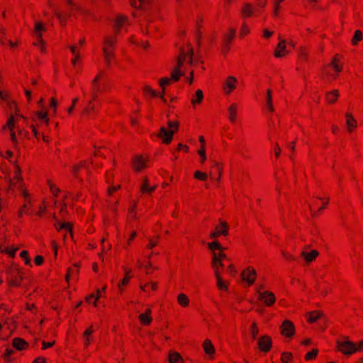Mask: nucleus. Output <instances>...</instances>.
Instances as JSON below:
<instances>
[{
    "label": "nucleus",
    "mask_w": 363,
    "mask_h": 363,
    "mask_svg": "<svg viewBox=\"0 0 363 363\" xmlns=\"http://www.w3.org/2000/svg\"><path fill=\"white\" fill-rule=\"evenodd\" d=\"M193 55V48L189 45L181 49L179 55L177 57V65L172 70L171 77L161 78L159 81L160 86L162 89V92L160 95V98H163L164 96L165 87L177 82L180 77L184 74L186 67L192 64Z\"/></svg>",
    "instance_id": "f257e3e1"
},
{
    "label": "nucleus",
    "mask_w": 363,
    "mask_h": 363,
    "mask_svg": "<svg viewBox=\"0 0 363 363\" xmlns=\"http://www.w3.org/2000/svg\"><path fill=\"white\" fill-rule=\"evenodd\" d=\"M117 43L116 34H108L104 37L102 50L104 58L108 65L115 62V48Z\"/></svg>",
    "instance_id": "f03ea898"
},
{
    "label": "nucleus",
    "mask_w": 363,
    "mask_h": 363,
    "mask_svg": "<svg viewBox=\"0 0 363 363\" xmlns=\"http://www.w3.org/2000/svg\"><path fill=\"white\" fill-rule=\"evenodd\" d=\"M23 119V116L19 113L11 114L8 118L6 123L3 126V130H9L11 139L13 143H17V133L19 136L23 135L21 122Z\"/></svg>",
    "instance_id": "7ed1b4c3"
},
{
    "label": "nucleus",
    "mask_w": 363,
    "mask_h": 363,
    "mask_svg": "<svg viewBox=\"0 0 363 363\" xmlns=\"http://www.w3.org/2000/svg\"><path fill=\"white\" fill-rule=\"evenodd\" d=\"M102 74L99 73L97 74L95 78L94 79L92 82V86H93V96L92 99L89 101L87 105L85 106L84 110L82 112V116L86 118H92L95 116L96 114V109L95 107V105L94 104V101L96 100V92L99 89V82L102 79Z\"/></svg>",
    "instance_id": "20e7f679"
},
{
    "label": "nucleus",
    "mask_w": 363,
    "mask_h": 363,
    "mask_svg": "<svg viewBox=\"0 0 363 363\" xmlns=\"http://www.w3.org/2000/svg\"><path fill=\"white\" fill-rule=\"evenodd\" d=\"M342 69V64L338 56L336 55L331 62L323 68V76L326 80L332 82L337 79Z\"/></svg>",
    "instance_id": "39448f33"
},
{
    "label": "nucleus",
    "mask_w": 363,
    "mask_h": 363,
    "mask_svg": "<svg viewBox=\"0 0 363 363\" xmlns=\"http://www.w3.org/2000/svg\"><path fill=\"white\" fill-rule=\"evenodd\" d=\"M179 123L177 121H169L168 128L162 127L160 128L157 136L162 139L163 143L169 144L172 140L173 135L177 131Z\"/></svg>",
    "instance_id": "423d86ee"
},
{
    "label": "nucleus",
    "mask_w": 363,
    "mask_h": 363,
    "mask_svg": "<svg viewBox=\"0 0 363 363\" xmlns=\"http://www.w3.org/2000/svg\"><path fill=\"white\" fill-rule=\"evenodd\" d=\"M228 260V257L224 252H218L213 255L211 259V267L214 271L215 275L220 274L224 267V262Z\"/></svg>",
    "instance_id": "0eeeda50"
},
{
    "label": "nucleus",
    "mask_w": 363,
    "mask_h": 363,
    "mask_svg": "<svg viewBox=\"0 0 363 363\" xmlns=\"http://www.w3.org/2000/svg\"><path fill=\"white\" fill-rule=\"evenodd\" d=\"M238 80L234 76H228L222 84V90L225 95L231 94L238 87Z\"/></svg>",
    "instance_id": "6e6552de"
},
{
    "label": "nucleus",
    "mask_w": 363,
    "mask_h": 363,
    "mask_svg": "<svg viewBox=\"0 0 363 363\" xmlns=\"http://www.w3.org/2000/svg\"><path fill=\"white\" fill-rule=\"evenodd\" d=\"M240 277L242 280L246 282L248 286H252L257 279L256 269L253 267H247L242 271Z\"/></svg>",
    "instance_id": "1a4fd4ad"
},
{
    "label": "nucleus",
    "mask_w": 363,
    "mask_h": 363,
    "mask_svg": "<svg viewBox=\"0 0 363 363\" xmlns=\"http://www.w3.org/2000/svg\"><path fill=\"white\" fill-rule=\"evenodd\" d=\"M148 157L143 155H135L132 160V165L134 171L140 172L148 167Z\"/></svg>",
    "instance_id": "9d476101"
},
{
    "label": "nucleus",
    "mask_w": 363,
    "mask_h": 363,
    "mask_svg": "<svg viewBox=\"0 0 363 363\" xmlns=\"http://www.w3.org/2000/svg\"><path fill=\"white\" fill-rule=\"evenodd\" d=\"M280 333L282 335L291 338L295 334V326L294 323L289 320L283 321L279 327Z\"/></svg>",
    "instance_id": "9b49d317"
},
{
    "label": "nucleus",
    "mask_w": 363,
    "mask_h": 363,
    "mask_svg": "<svg viewBox=\"0 0 363 363\" xmlns=\"http://www.w3.org/2000/svg\"><path fill=\"white\" fill-rule=\"evenodd\" d=\"M258 300L264 303L267 306H272L276 301L274 294L269 291H259Z\"/></svg>",
    "instance_id": "f8f14e48"
},
{
    "label": "nucleus",
    "mask_w": 363,
    "mask_h": 363,
    "mask_svg": "<svg viewBox=\"0 0 363 363\" xmlns=\"http://www.w3.org/2000/svg\"><path fill=\"white\" fill-rule=\"evenodd\" d=\"M229 227L226 222L220 221L219 224L215 227V229L210 234V238L211 239H215L221 235H227L228 234Z\"/></svg>",
    "instance_id": "ddd939ff"
},
{
    "label": "nucleus",
    "mask_w": 363,
    "mask_h": 363,
    "mask_svg": "<svg viewBox=\"0 0 363 363\" xmlns=\"http://www.w3.org/2000/svg\"><path fill=\"white\" fill-rule=\"evenodd\" d=\"M128 18L122 14H118L116 16L114 20V31L115 34L117 35L120 33L123 28H125L127 26H128Z\"/></svg>",
    "instance_id": "4468645a"
},
{
    "label": "nucleus",
    "mask_w": 363,
    "mask_h": 363,
    "mask_svg": "<svg viewBox=\"0 0 363 363\" xmlns=\"http://www.w3.org/2000/svg\"><path fill=\"white\" fill-rule=\"evenodd\" d=\"M223 172V167L221 163H219L218 162H213V165L211 166V171H210V177L217 181L218 182H220L221 180V177Z\"/></svg>",
    "instance_id": "2eb2a0df"
},
{
    "label": "nucleus",
    "mask_w": 363,
    "mask_h": 363,
    "mask_svg": "<svg viewBox=\"0 0 363 363\" xmlns=\"http://www.w3.org/2000/svg\"><path fill=\"white\" fill-rule=\"evenodd\" d=\"M329 199H320L315 198L311 200L309 206L311 211H320L325 208L327 204L328 203Z\"/></svg>",
    "instance_id": "dca6fc26"
},
{
    "label": "nucleus",
    "mask_w": 363,
    "mask_h": 363,
    "mask_svg": "<svg viewBox=\"0 0 363 363\" xmlns=\"http://www.w3.org/2000/svg\"><path fill=\"white\" fill-rule=\"evenodd\" d=\"M125 276L123 279L118 284V289L121 294L123 293L124 288L129 284L130 279L133 278V271L130 268L123 267Z\"/></svg>",
    "instance_id": "f3484780"
},
{
    "label": "nucleus",
    "mask_w": 363,
    "mask_h": 363,
    "mask_svg": "<svg viewBox=\"0 0 363 363\" xmlns=\"http://www.w3.org/2000/svg\"><path fill=\"white\" fill-rule=\"evenodd\" d=\"M257 343L259 349L264 352H268L271 350L272 345V338L268 335L260 337Z\"/></svg>",
    "instance_id": "a211bd4d"
},
{
    "label": "nucleus",
    "mask_w": 363,
    "mask_h": 363,
    "mask_svg": "<svg viewBox=\"0 0 363 363\" xmlns=\"http://www.w3.org/2000/svg\"><path fill=\"white\" fill-rule=\"evenodd\" d=\"M338 350L345 354H351L356 352L355 344L350 341H343L338 343Z\"/></svg>",
    "instance_id": "6ab92c4d"
},
{
    "label": "nucleus",
    "mask_w": 363,
    "mask_h": 363,
    "mask_svg": "<svg viewBox=\"0 0 363 363\" xmlns=\"http://www.w3.org/2000/svg\"><path fill=\"white\" fill-rule=\"evenodd\" d=\"M65 4L70 16H76L81 13L80 6L74 0H65Z\"/></svg>",
    "instance_id": "aec40b11"
},
{
    "label": "nucleus",
    "mask_w": 363,
    "mask_h": 363,
    "mask_svg": "<svg viewBox=\"0 0 363 363\" xmlns=\"http://www.w3.org/2000/svg\"><path fill=\"white\" fill-rule=\"evenodd\" d=\"M45 25L40 21H35L33 30V35L34 38L43 37V33L46 32Z\"/></svg>",
    "instance_id": "412c9836"
},
{
    "label": "nucleus",
    "mask_w": 363,
    "mask_h": 363,
    "mask_svg": "<svg viewBox=\"0 0 363 363\" xmlns=\"http://www.w3.org/2000/svg\"><path fill=\"white\" fill-rule=\"evenodd\" d=\"M239 106L236 103H232L228 108V120L230 123L234 124L237 121Z\"/></svg>",
    "instance_id": "4be33fe9"
},
{
    "label": "nucleus",
    "mask_w": 363,
    "mask_h": 363,
    "mask_svg": "<svg viewBox=\"0 0 363 363\" xmlns=\"http://www.w3.org/2000/svg\"><path fill=\"white\" fill-rule=\"evenodd\" d=\"M151 314H152L151 309L147 308L144 313H141L138 316L140 323L143 325H150L152 321V318Z\"/></svg>",
    "instance_id": "5701e85b"
},
{
    "label": "nucleus",
    "mask_w": 363,
    "mask_h": 363,
    "mask_svg": "<svg viewBox=\"0 0 363 363\" xmlns=\"http://www.w3.org/2000/svg\"><path fill=\"white\" fill-rule=\"evenodd\" d=\"M155 185H150L149 183V181L147 177H145L143 179L141 186H140V191L142 194H150L152 192H153L156 189Z\"/></svg>",
    "instance_id": "b1692460"
},
{
    "label": "nucleus",
    "mask_w": 363,
    "mask_h": 363,
    "mask_svg": "<svg viewBox=\"0 0 363 363\" xmlns=\"http://www.w3.org/2000/svg\"><path fill=\"white\" fill-rule=\"evenodd\" d=\"M21 194L22 196L26 199H28L25 203L23 205V206L21 207V208L19 210V215L20 216H22L23 214H26L28 213V208L29 207L30 204V201L29 199V194L28 192V191L26 189H23V188H21Z\"/></svg>",
    "instance_id": "393cba45"
},
{
    "label": "nucleus",
    "mask_w": 363,
    "mask_h": 363,
    "mask_svg": "<svg viewBox=\"0 0 363 363\" xmlns=\"http://www.w3.org/2000/svg\"><path fill=\"white\" fill-rule=\"evenodd\" d=\"M203 100V94L202 90L197 89L195 92V94L192 96L191 99V104L194 108H196L197 106L201 104Z\"/></svg>",
    "instance_id": "a878e982"
},
{
    "label": "nucleus",
    "mask_w": 363,
    "mask_h": 363,
    "mask_svg": "<svg viewBox=\"0 0 363 363\" xmlns=\"http://www.w3.org/2000/svg\"><path fill=\"white\" fill-rule=\"evenodd\" d=\"M254 7L249 3H245L241 8V17L250 18L254 13Z\"/></svg>",
    "instance_id": "bb28decb"
},
{
    "label": "nucleus",
    "mask_w": 363,
    "mask_h": 363,
    "mask_svg": "<svg viewBox=\"0 0 363 363\" xmlns=\"http://www.w3.org/2000/svg\"><path fill=\"white\" fill-rule=\"evenodd\" d=\"M318 255V252L315 250H312L310 251H303L301 252L302 257L305 259L306 262H311L314 261Z\"/></svg>",
    "instance_id": "cd10ccee"
},
{
    "label": "nucleus",
    "mask_w": 363,
    "mask_h": 363,
    "mask_svg": "<svg viewBox=\"0 0 363 363\" xmlns=\"http://www.w3.org/2000/svg\"><path fill=\"white\" fill-rule=\"evenodd\" d=\"M286 54V42L285 40H281L277 45L274 55L276 57H281L285 56Z\"/></svg>",
    "instance_id": "c85d7f7f"
},
{
    "label": "nucleus",
    "mask_w": 363,
    "mask_h": 363,
    "mask_svg": "<svg viewBox=\"0 0 363 363\" xmlns=\"http://www.w3.org/2000/svg\"><path fill=\"white\" fill-rule=\"evenodd\" d=\"M12 345L18 350H24L28 348V344L23 339L16 337L13 340Z\"/></svg>",
    "instance_id": "c756f323"
},
{
    "label": "nucleus",
    "mask_w": 363,
    "mask_h": 363,
    "mask_svg": "<svg viewBox=\"0 0 363 363\" xmlns=\"http://www.w3.org/2000/svg\"><path fill=\"white\" fill-rule=\"evenodd\" d=\"M345 117L348 131L352 132L357 127V121L350 113H347Z\"/></svg>",
    "instance_id": "7c9ffc66"
},
{
    "label": "nucleus",
    "mask_w": 363,
    "mask_h": 363,
    "mask_svg": "<svg viewBox=\"0 0 363 363\" xmlns=\"http://www.w3.org/2000/svg\"><path fill=\"white\" fill-rule=\"evenodd\" d=\"M22 181L21 170L18 165H15L13 169V176L11 184L16 185Z\"/></svg>",
    "instance_id": "2f4dec72"
},
{
    "label": "nucleus",
    "mask_w": 363,
    "mask_h": 363,
    "mask_svg": "<svg viewBox=\"0 0 363 363\" xmlns=\"http://www.w3.org/2000/svg\"><path fill=\"white\" fill-rule=\"evenodd\" d=\"M339 97V92L337 89H334L326 94L325 99L328 104H334L337 101Z\"/></svg>",
    "instance_id": "473e14b6"
},
{
    "label": "nucleus",
    "mask_w": 363,
    "mask_h": 363,
    "mask_svg": "<svg viewBox=\"0 0 363 363\" xmlns=\"http://www.w3.org/2000/svg\"><path fill=\"white\" fill-rule=\"evenodd\" d=\"M203 349L206 354L211 355L215 353V348L211 341L208 339L204 340L202 345Z\"/></svg>",
    "instance_id": "72a5a7b5"
},
{
    "label": "nucleus",
    "mask_w": 363,
    "mask_h": 363,
    "mask_svg": "<svg viewBox=\"0 0 363 363\" xmlns=\"http://www.w3.org/2000/svg\"><path fill=\"white\" fill-rule=\"evenodd\" d=\"M94 333L93 326L91 325L84 333V343L85 347H88L91 342V335Z\"/></svg>",
    "instance_id": "f704fd0d"
},
{
    "label": "nucleus",
    "mask_w": 363,
    "mask_h": 363,
    "mask_svg": "<svg viewBox=\"0 0 363 363\" xmlns=\"http://www.w3.org/2000/svg\"><path fill=\"white\" fill-rule=\"evenodd\" d=\"M250 26L246 22H243L239 30V38L243 39L250 33Z\"/></svg>",
    "instance_id": "c9c22d12"
},
{
    "label": "nucleus",
    "mask_w": 363,
    "mask_h": 363,
    "mask_svg": "<svg viewBox=\"0 0 363 363\" xmlns=\"http://www.w3.org/2000/svg\"><path fill=\"white\" fill-rule=\"evenodd\" d=\"M266 106L268 111L271 113H273L274 111V108L272 101V91L269 89H267V91Z\"/></svg>",
    "instance_id": "e433bc0d"
},
{
    "label": "nucleus",
    "mask_w": 363,
    "mask_h": 363,
    "mask_svg": "<svg viewBox=\"0 0 363 363\" xmlns=\"http://www.w3.org/2000/svg\"><path fill=\"white\" fill-rule=\"evenodd\" d=\"M208 248L212 252V255L215 254H217L218 252H224V248L221 246V245L218 241H213L211 242L208 243Z\"/></svg>",
    "instance_id": "4c0bfd02"
},
{
    "label": "nucleus",
    "mask_w": 363,
    "mask_h": 363,
    "mask_svg": "<svg viewBox=\"0 0 363 363\" xmlns=\"http://www.w3.org/2000/svg\"><path fill=\"white\" fill-rule=\"evenodd\" d=\"M177 302L180 306L186 308L189 306L190 301L186 294L182 293L177 296Z\"/></svg>",
    "instance_id": "58836bf2"
},
{
    "label": "nucleus",
    "mask_w": 363,
    "mask_h": 363,
    "mask_svg": "<svg viewBox=\"0 0 363 363\" xmlns=\"http://www.w3.org/2000/svg\"><path fill=\"white\" fill-rule=\"evenodd\" d=\"M169 363H183V359L178 352H170L169 353Z\"/></svg>",
    "instance_id": "ea45409f"
},
{
    "label": "nucleus",
    "mask_w": 363,
    "mask_h": 363,
    "mask_svg": "<svg viewBox=\"0 0 363 363\" xmlns=\"http://www.w3.org/2000/svg\"><path fill=\"white\" fill-rule=\"evenodd\" d=\"M33 45L37 47L41 52L44 53L45 52V42L42 37L35 38V40L33 42Z\"/></svg>",
    "instance_id": "a19ab883"
},
{
    "label": "nucleus",
    "mask_w": 363,
    "mask_h": 363,
    "mask_svg": "<svg viewBox=\"0 0 363 363\" xmlns=\"http://www.w3.org/2000/svg\"><path fill=\"white\" fill-rule=\"evenodd\" d=\"M140 289L145 292L148 291H155L157 289V282H150L145 284L140 285Z\"/></svg>",
    "instance_id": "79ce46f5"
},
{
    "label": "nucleus",
    "mask_w": 363,
    "mask_h": 363,
    "mask_svg": "<svg viewBox=\"0 0 363 363\" xmlns=\"http://www.w3.org/2000/svg\"><path fill=\"white\" fill-rule=\"evenodd\" d=\"M36 116L39 120L43 121L46 126L49 125L50 120L48 117V112L45 110H40L36 112Z\"/></svg>",
    "instance_id": "37998d69"
},
{
    "label": "nucleus",
    "mask_w": 363,
    "mask_h": 363,
    "mask_svg": "<svg viewBox=\"0 0 363 363\" xmlns=\"http://www.w3.org/2000/svg\"><path fill=\"white\" fill-rule=\"evenodd\" d=\"M236 30L233 28H230L224 36V40L226 43H230L235 36Z\"/></svg>",
    "instance_id": "c03bdc74"
},
{
    "label": "nucleus",
    "mask_w": 363,
    "mask_h": 363,
    "mask_svg": "<svg viewBox=\"0 0 363 363\" xmlns=\"http://www.w3.org/2000/svg\"><path fill=\"white\" fill-rule=\"evenodd\" d=\"M216 279V286L218 288V289L222 291H226L228 289V285L227 284L223 281L221 277V274L215 275Z\"/></svg>",
    "instance_id": "a18cd8bd"
},
{
    "label": "nucleus",
    "mask_w": 363,
    "mask_h": 363,
    "mask_svg": "<svg viewBox=\"0 0 363 363\" xmlns=\"http://www.w3.org/2000/svg\"><path fill=\"white\" fill-rule=\"evenodd\" d=\"M321 315L322 313L318 311L310 312L308 315V321L309 323H315L320 318Z\"/></svg>",
    "instance_id": "49530a36"
},
{
    "label": "nucleus",
    "mask_w": 363,
    "mask_h": 363,
    "mask_svg": "<svg viewBox=\"0 0 363 363\" xmlns=\"http://www.w3.org/2000/svg\"><path fill=\"white\" fill-rule=\"evenodd\" d=\"M48 185L49 186L50 191L51 194L57 197L59 195V193L60 192V189L56 186V184L51 180L48 181Z\"/></svg>",
    "instance_id": "de8ad7c7"
},
{
    "label": "nucleus",
    "mask_w": 363,
    "mask_h": 363,
    "mask_svg": "<svg viewBox=\"0 0 363 363\" xmlns=\"http://www.w3.org/2000/svg\"><path fill=\"white\" fill-rule=\"evenodd\" d=\"M363 38V33L360 30H357L352 39V44L353 45H357L359 42H360Z\"/></svg>",
    "instance_id": "09e8293b"
},
{
    "label": "nucleus",
    "mask_w": 363,
    "mask_h": 363,
    "mask_svg": "<svg viewBox=\"0 0 363 363\" xmlns=\"http://www.w3.org/2000/svg\"><path fill=\"white\" fill-rule=\"evenodd\" d=\"M318 349H313L311 351L307 352L305 354L304 359L306 361L315 359L318 356Z\"/></svg>",
    "instance_id": "8fccbe9b"
},
{
    "label": "nucleus",
    "mask_w": 363,
    "mask_h": 363,
    "mask_svg": "<svg viewBox=\"0 0 363 363\" xmlns=\"http://www.w3.org/2000/svg\"><path fill=\"white\" fill-rule=\"evenodd\" d=\"M99 299V295L95 296L94 294H91L86 298V302L88 303H93L95 307H97V303Z\"/></svg>",
    "instance_id": "3c124183"
},
{
    "label": "nucleus",
    "mask_w": 363,
    "mask_h": 363,
    "mask_svg": "<svg viewBox=\"0 0 363 363\" xmlns=\"http://www.w3.org/2000/svg\"><path fill=\"white\" fill-rule=\"evenodd\" d=\"M6 108L10 111H14V113H18V108L16 103L11 99L7 103H6Z\"/></svg>",
    "instance_id": "603ef678"
},
{
    "label": "nucleus",
    "mask_w": 363,
    "mask_h": 363,
    "mask_svg": "<svg viewBox=\"0 0 363 363\" xmlns=\"http://www.w3.org/2000/svg\"><path fill=\"white\" fill-rule=\"evenodd\" d=\"M194 177L199 181H206L208 178V175L205 172L197 170L194 172Z\"/></svg>",
    "instance_id": "864d4df0"
},
{
    "label": "nucleus",
    "mask_w": 363,
    "mask_h": 363,
    "mask_svg": "<svg viewBox=\"0 0 363 363\" xmlns=\"http://www.w3.org/2000/svg\"><path fill=\"white\" fill-rule=\"evenodd\" d=\"M318 290L322 296H326L331 291V288L328 286L320 285Z\"/></svg>",
    "instance_id": "5fc2aeb1"
},
{
    "label": "nucleus",
    "mask_w": 363,
    "mask_h": 363,
    "mask_svg": "<svg viewBox=\"0 0 363 363\" xmlns=\"http://www.w3.org/2000/svg\"><path fill=\"white\" fill-rule=\"evenodd\" d=\"M17 250L18 248L5 247L1 248V251L9 255L11 257H14Z\"/></svg>",
    "instance_id": "6e6d98bb"
},
{
    "label": "nucleus",
    "mask_w": 363,
    "mask_h": 363,
    "mask_svg": "<svg viewBox=\"0 0 363 363\" xmlns=\"http://www.w3.org/2000/svg\"><path fill=\"white\" fill-rule=\"evenodd\" d=\"M284 0H274V15L277 16L279 15L281 4L284 2Z\"/></svg>",
    "instance_id": "4d7b16f0"
},
{
    "label": "nucleus",
    "mask_w": 363,
    "mask_h": 363,
    "mask_svg": "<svg viewBox=\"0 0 363 363\" xmlns=\"http://www.w3.org/2000/svg\"><path fill=\"white\" fill-rule=\"evenodd\" d=\"M54 15L59 19L60 23H65L67 21V16L59 11L54 10Z\"/></svg>",
    "instance_id": "13d9d810"
},
{
    "label": "nucleus",
    "mask_w": 363,
    "mask_h": 363,
    "mask_svg": "<svg viewBox=\"0 0 363 363\" xmlns=\"http://www.w3.org/2000/svg\"><path fill=\"white\" fill-rule=\"evenodd\" d=\"M144 94L146 96H149L151 97H155L157 96V92L149 86H145L144 87Z\"/></svg>",
    "instance_id": "bf43d9fd"
},
{
    "label": "nucleus",
    "mask_w": 363,
    "mask_h": 363,
    "mask_svg": "<svg viewBox=\"0 0 363 363\" xmlns=\"http://www.w3.org/2000/svg\"><path fill=\"white\" fill-rule=\"evenodd\" d=\"M0 99L4 102L7 103L11 99L10 98V94L7 91H1L0 89Z\"/></svg>",
    "instance_id": "052dcab7"
},
{
    "label": "nucleus",
    "mask_w": 363,
    "mask_h": 363,
    "mask_svg": "<svg viewBox=\"0 0 363 363\" xmlns=\"http://www.w3.org/2000/svg\"><path fill=\"white\" fill-rule=\"evenodd\" d=\"M148 0H132L130 4L133 7L139 9L145 4Z\"/></svg>",
    "instance_id": "680f3d73"
},
{
    "label": "nucleus",
    "mask_w": 363,
    "mask_h": 363,
    "mask_svg": "<svg viewBox=\"0 0 363 363\" xmlns=\"http://www.w3.org/2000/svg\"><path fill=\"white\" fill-rule=\"evenodd\" d=\"M198 155L201 157V163H204L206 160V147H201L200 149L198 150Z\"/></svg>",
    "instance_id": "e2e57ef3"
},
{
    "label": "nucleus",
    "mask_w": 363,
    "mask_h": 363,
    "mask_svg": "<svg viewBox=\"0 0 363 363\" xmlns=\"http://www.w3.org/2000/svg\"><path fill=\"white\" fill-rule=\"evenodd\" d=\"M292 355L289 352H284L281 354V360L283 363H289L291 361Z\"/></svg>",
    "instance_id": "0e129e2a"
},
{
    "label": "nucleus",
    "mask_w": 363,
    "mask_h": 363,
    "mask_svg": "<svg viewBox=\"0 0 363 363\" xmlns=\"http://www.w3.org/2000/svg\"><path fill=\"white\" fill-rule=\"evenodd\" d=\"M20 256L21 258H23L25 261V264L26 265H30V259L28 256V252L26 250H23L20 253Z\"/></svg>",
    "instance_id": "69168bd1"
},
{
    "label": "nucleus",
    "mask_w": 363,
    "mask_h": 363,
    "mask_svg": "<svg viewBox=\"0 0 363 363\" xmlns=\"http://www.w3.org/2000/svg\"><path fill=\"white\" fill-rule=\"evenodd\" d=\"M57 105H58V103H57V99L54 97H52L50 99V107L51 109H52V113L54 115L56 114Z\"/></svg>",
    "instance_id": "338daca9"
},
{
    "label": "nucleus",
    "mask_w": 363,
    "mask_h": 363,
    "mask_svg": "<svg viewBox=\"0 0 363 363\" xmlns=\"http://www.w3.org/2000/svg\"><path fill=\"white\" fill-rule=\"evenodd\" d=\"M259 333V328L256 323H253L251 325V335L255 339Z\"/></svg>",
    "instance_id": "774afa93"
}]
</instances>
